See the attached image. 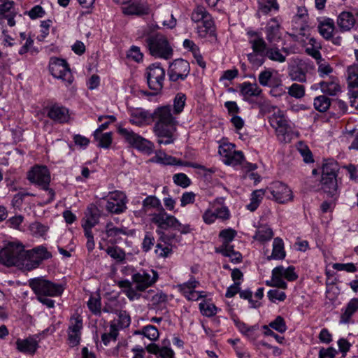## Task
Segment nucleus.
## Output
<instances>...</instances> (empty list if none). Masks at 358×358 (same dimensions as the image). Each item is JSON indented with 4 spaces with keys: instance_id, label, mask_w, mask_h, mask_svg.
I'll list each match as a JSON object with an SVG mask.
<instances>
[{
    "instance_id": "052dcab7",
    "label": "nucleus",
    "mask_w": 358,
    "mask_h": 358,
    "mask_svg": "<svg viewBox=\"0 0 358 358\" xmlns=\"http://www.w3.org/2000/svg\"><path fill=\"white\" fill-rule=\"evenodd\" d=\"M248 59L250 64L255 67L261 66L266 61V55L251 52L248 54Z\"/></svg>"
},
{
    "instance_id": "c85d7f7f",
    "label": "nucleus",
    "mask_w": 358,
    "mask_h": 358,
    "mask_svg": "<svg viewBox=\"0 0 358 358\" xmlns=\"http://www.w3.org/2000/svg\"><path fill=\"white\" fill-rule=\"evenodd\" d=\"M286 256L283 241L279 238H275L273 242V250L271 255L267 257L268 261L271 259H283Z\"/></svg>"
},
{
    "instance_id": "e433bc0d",
    "label": "nucleus",
    "mask_w": 358,
    "mask_h": 358,
    "mask_svg": "<svg viewBox=\"0 0 358 358\" xmlns=\"http://www.w3.org/2000/svg\"><path fill=\"white\" fill-rule=\"evenodd\" d=\"M106 252L117 263H122L125 260V252L117 246H109Z\"/></svg>"
},
{
    "instance_id": "4c0bfd02",
    "label": "nucleus",
    "mask_w": 358,
    "mask_h": 358,
    "mask_svg": "<svg viewBox=\"0 0 358 358\" xmlns=\"http://www.w3.org/2000/svg\"><path fill=\"white\" fill-rule=\"evenodd\" d=\"M199 285V281L196 280L194 278H192L188 282L178 285L177 287L180 292L186 298Z\"/></svg>"
},
{
    "instance_id": "bf43d9fd",
    "label": "nucleus",
    "mask_w": 358,
    "mask_h": 358,
    "mask_svg": "<svg viewBox=\"0 0 358 358\" xmlns=\"http://www.w3.org/2000/svg\"><path fill=\"white\" fill-rule=\"evenodd\" d=\"M318 65V73L321 78L329 75L333 72V68L327 62H324L322 57L320 60H315Z\"/></svg>"
},
{
    "instance_id": "338daca9",
    "label": "nucleus",
    "mask_w": 358,
    "mask_h": 358,
    "mask_svg": "<svg viewBox=\"0 0 358 358\" xmlns=\"http://www.w3.org/2000/svg\"><path fill=\"white\" fill-rule=\"evenodd\" d=\"M87 306L89 309L94 314L101 313V300L100 298L90 297L88 302Z\"/></svg>"
},
{
    "instance_id": "b1692460",
    "label": "nucleus",
    "mask_w": 358,
    "mask_h": 358,
    "mask_svg": "<svg viewBox=\"0 0 358 358\" xmlns=\"http://www.w3.org/2000/svg\"><path fill=\"white\" fill-rule=\"evenodd\" d=\"M152 113L143 110H136L131 114L129 122L134 125L141 127L149 124L152 120Z\"/></svg>"
},
{
    "instance_id": "cd10ccee",
    "label": "nucleus",
    "mask_w": 358,
    "mask_h": 358,
    "mask_svg": "<svg viewBox=\"0 0 358 358\" xmlns=\"http://www.w3.org/2000/svg\"><path fill=\"white\" fill-rule=\"evenodd\" d=\"M320 34L327 41L332 38V34L335 32V24L332 19L326 18L319 22L317 26Z\"/></svg>"
},
{
    "instance_id": "680f3d73",
    "label": "nucleus",
    "mask_w": 358,
    "mask_h": 358,
    "mask_svg": "<svg viewBox=\"0 0 358 358\" xmlns=\"http://www.w3.org/2000/svg\"><path fill=\"white\" fill-rule=\"evenodd\" d=\"M173 180L175 184L183 188H186L191 185V180L183 173L173 175Z\"/></svg>"
},
{
    "instance_id": "2f4dec72",
    "label": "nucleus",
    "mask_w": 358,
    "mask_h": 358,
    "mask_svg": "<svg viewBox=\"0 0 358 358\" xmlns=\"http://www.w3.org/2000/svg\"><path fill=\"white\" fill-rule=\"evenodd\" d=\"M308 45L310 47H307L305 49V52L307 55L314 58L315 60H320L322 55L320 50L322 49V44L316 38L311 37L308 40Z\"/></svg>"
},
{
    "instance_id": "423d86ee",
    "label": "nucleus",
    "mask_w": 358,
    "mask_h": 358,
    "mask_svg": "<svg viewBox=\"0 0 358 358\" xmlns=\"http://www.w3.org/2000/svg\"><path fill=\"white\" fill-rule=\"evenodd\" d=\"M117 131L124 141L132 148L148 154H150L153 152V143L134 132L132 130L119 127Z\"/></svg>"
},
{
    "instance_id": "f257e3e1",
    "label": "nucleus",
    "mask_w": 358,
    "mask_h": 358,
    "mask_svg": "<svg viewBox=\"0 0 358 358\" xmlns=\"http://www.w3.org/2000/svg\"><path fill=\"white\" fill-rule=\"evenodd\" d=\"M31 252L24 250L22 243L8 242L0 250V263L8 267L28 266Z\"/></svg>"
},
{
    "instance_id": "6ab92c4d",
    "label": "nucleus",
    "mask_w": 358,
    "mask_h": 358,
    "mask_svg": "<svg viewBox=\"0 0 358 358\" xmlns=\"http://www.w3.org/2000/svg\"><path fill=\"white\" fill-rule=\"evenodd\" d=\"M280 24L277 17L271 18L266 24L265 32L266 40L269 43L279 41L280 38Z\"/></svg>"
},
{
    "instance_id": "8fccbe9b",
    "label": "nucleus",
    "mask_w": 358,
    "mask_h": 358,
    "mask_svg": "<svg viewBox=\"0 0 358 358\" xmlns=\"http://www.w3.org/2000/svg\"><path fill=\"white\" fill-rule=\"evenodd\" d=\"M186 96L184 94L178 93L173 100V114L178 115L184 109Z\"/></svg>"
},
{
    "instance_id": "3c124183",
    "label": "nucleus",
    "mask_w": 358,
    "mask_h": 358,
    "mask_svg": "<svg viewBox=\"0 0 358 358\" xmlns=\"http://www.w3.org/2000/svg\"><path fill=\"white\" fill-rule=\"evenodd\" d=\"M94 139L98 141V146L103 148H108L112 143V133H101Z\"/></svg>"
},
{
    "instance_id": "c756f323",
    "label": "nucleus",
    "mask_w": 358,
    "mask_h": 358,
    "mask_svg": "<svg viewBox=\"0 0 358 358\" xmlns=\"http://www.w3.org/2000/svg\"><path fill=\"white\" fill-rule=\"evenodd\" d=\"M217 253H220L224 256L229 257L232 262H240L242 259V255L239 252H236L234 250V246L231 245H224L215 249Z\"/></svg>"
},
{
    "instance_id": "a19ab883",
    "label": "nucleus",
    "mask_w": 358,
    "mask_h": 358,
    "mask_svg": "<svg viewBox=\"0 0 358 358\" xmlns=\"http://www.w3.org/2000/svg\"><path fill=\"white\" fill-rule=\"evenodd\" d=\"M143 209L146 211L149 208H157L158 211L163 208L160 200L155 196H148L143 200Z\"/></svg>"
},
{
    "instance_id": "f8f14e48",
    "label": "nucleus",
    "mask_w": 358,
    "mask_h": 358,
    "mask_svg": "<svg viewBox=\"0 0 358 358\" xmlns=\"http://www.w3.org/2000/svg\"><path fill=\"white\" fill-rule=\"evenodd\" d=\"M27 179L30 182L48 189L50 182V174L46 166H36L27 173Z\"/></svg>"
},
{
    "instance_id": "4d7b16f0",
    "label": "nucleus",
    "mask_w": 358,
    "mask_h": 358,
    "mask_svg": "<svg viewBox=\"0 0 358 358\" xmlns=\"http://www.w3.org/2000/svg\"><path fill=\"white\" fill-rule=\"evenodd\" d=\"M106 233L108 237H115L121 234L127 235L126 229L116 227L113 225V222H108L106 226Z\"/></svg>"
},
{
    "instance_id": "864d4df0",
    "label": "nucleus",
    "mask_w": 358,
    "mask_h": 358,
    "mask_svg": "<svg viewBox=\"0 0 358 358\" xmlns=\"http://www.w3.org/2000/svg\"><path fill=\"white\" fill-rule=\"evenodd\" d=\"M199 309L201 314L206 317H212L217 312V308L213 303L205 301L199 303Z\"/></svg>"
},
{
    "instance_id": "4468645a",
    "label": "nucleus",
    "mask_w": 358,
    "mask_h": 358,
    "mask_svg": "<svg viewBox=\"0 0 358 358\" xmlns=\"http://www.w3.org/2000/svg\"><path fill=\"white\" fill-rule=\"evenodd\" d=\"M127 196L120 191L110 192L106 205V210L114 214L123 213L127 208Z\"/></svg>"
},
{
    "instance_id": "72a5a7b5",
    "label": "nucleus",
    "mask_w": 358,
    "mask_h": 358,
    "mask_svg": "<svg viewBox=\"0 0 358 358\" xmlns=\"http://www.w3.org/2000/svg\"><path fill=\"white\" fill-rule=\"evenodd\" d=\"M269 122L271 126L275 130V131L289 123L283 113L280 110H278L274 113L270 117Z\"/></svg>"
},
{
    "instance_id": "69168bd1",
    "label": "nucleus",
    "mask_w": 358,
    "mask_h": 358,
    "mask_svg": "<svg viewBox=\"0 0 358 358\" xmlns=\"http://www.w3.org/2000/svg\"><path fill=\"white\" fill-rule=\"evenodd\" d=\"M273 286L285 289L287 287V283L282 280V275L275 272V268L272 271Z\"/></svg>"
},
{
    "instance_id": "ea45409f",
    "label": "nucleus",
    "mask_w": 358,
    "mask_h": 358,
    "mask_svg": "<svg viewBox=\"0 0 358 358\" xmlns=\"http://www.w3.org/2000/svg\"><path fill=\"white\" fill-rule=\"evenodd\" d=\"M338 164L334 160L326 162L322 166V176L337 177Z\"/></svg>"
},
{
    "instance_id": "58836bf2",
    "label": "nucleus",
    "mask_w": 358,
    "mask_h": 358,
    "mask_svg": "<svg viewBox=\"0 0 358 358\" xmlns=\"http://www.w3.org/2000/svg\"><path fill=\"white\" fill-rule=\"evenodd\" d=\"M270 60L278 63H284L286 61V55H284L277 46H271L266 55Z\"/></svg>"
},
{
    "instance_id": "9d476101",
    "label": "nucleus",
    "mask_w": 358,
    "mask_h": 358,
    "mask_svg": "<svg viewBox=\"0 0 358 358\" xmlns=\"http://www.w3.org/2000/svg\"><path fill=\"white\" fill-rule=\"evenodd\" d=\"M132 281L136 284V289L143 292L152 286L158 279L157 271L150 270H141L131 276Z\"/></svg>"
},
{
    "instance_id": "f03ea898",
    "label": "nucleus",
    "mask_w": 358,
    "mask_h": 358,
    "mask_svg": "<svg viewBox=\"0 0 358 358\" xmlns=\"http://www.w3.org/2000/svg\"><path fill=\"white\" fill-rule=\"evenodd\" d=\"M171 113L170 105L157 107L152 113V120H156L154 126L155 134H166L169 130H176L178 121Z\"/></svg>"
},
{
    "instance_id": "603ef678",
    "label": "nucleus",
    "mask_w": 358,
    "mask_h": 358,
    "mask_svg": "<svg viewBox=\"0 0 358 358\" xmlns=\"http://www.w3.org/2000/svg\"><path fill=\"white\" fill-rule=\"evenodd\" d=\"M345 136L350 143L349 149L358 150V129H354L346 131L345 132Z\"/></svg>"
},
{
    "instance_id": "1a4fd4ad",
    "label": "nucleus",
    "mask_w": 358,
    "mask_h": 358,
    "mask_svg": "<svg viewBox=\"0 0 358 358\" xmlns=\"http://www.w3.org/2000/svg\"><path fill=\"white\" fill-rule=\"evenodd\" d=\"M266 197L279 203H285L293 199L291 189L285 183L276 181L266 188Z\"/></svg>"
},
{
    "instance_id": "a878e982",
    "label": "nucleus",
    "mask_w": 358,
    "mask_h": 358,
    "mask_svg": "<svg viewBox=\"0 0 358 358\" xmlns=\"http://www.w3.org/2000/svg\"><path fill=\"white\" fill-rule=\"evenodd\" d=\"M240 92L245 99H248L250 97L259 96L262 93V89L257 83H251L249 82H245L240 85Z\"/></svg>"
},
{
    "instance_id": "6e6552de",
    "label": "nucleus",
    "mask_w": 358,
    "mask_h": 358,
    "mask_svg": "<svg viewBox=\"0 0 358 358\" xmlns=\"http://www.w3.org/2000/svg\"><path fill=\"white\" fill-rule=\"evenodd\" d=\"M49 71L53 77L62 80L66 85H71L73 81V76L69 64L63 59L51 57L49 62Z\"/></svg>"
},
{
    "instance_id": "dca6fc26",
    "label": "nucleus",
    "mask_w": 358,
    "mask_h": 358,
    "mask_svg": "<svg viewBox=\"0 0 358 358\" xmlns=\"http://www.w3.org/2000/svg\"><path fill=\"white\" fill-rule=\"evenodd\" d=\"M122 8V12L128 15L143 16L148 15L150 13V7L146 1L143 0H130Z\"/></svg>"
},
{
    "instance_id": "37998d69",
    "label": "nucleus",
    "mask_w": 358,
    "mask_h": 358,
    "mask_svg": "<svg viewBox=\"0 0 358 358\" xmlns=\"http://www.w3.org/2000/svg\"><path fill=\"white\" fill-rule=\"evenodd\" d=\"M152 162H155L164 165H173L176 162V157L166 155L162 150L156 152L152 159Z\"/></svg>"
},
{
    "instance_id": "5701e85b",
    "label": "nucleus",
    "mask_w": 358,
    "mask_h": 358,
    "mask_svg": "<svg viewBox=\"0 0 358 358\" xmlns=\"http://www.w3.org/2000/svg\"><path fill=\"white\" fill-rule=\"evenodd\" d=\"M321 91L329 96H335L341 90L336 77L331 76L328 80L321 81L318 83Z\"/></svg>"
},
{
    "instance_id": "6e6d98bb",
    "label": "nucleus",
    "mask_w": 358,
    "mask_h": 358,
    "mask_svg": "<svg viewBox=\"0 0 358 358\" xmlns=\"http://www.w3.org/2000/svg\"><path fill=\"white\" fill-rule=\"evenodd\" d=\"M288 94L296 99H301L305 95V87L300 84L294 83L288 88Z\"/></svg>"
},
{
    "instance_id": "13d9d810",
    "label": "nucleus",
    "mask_w": 358,
    "mask_h": 358,
    "mask_svg": "<svg viewBox=\"0 0 358 358\" xmlns=\"http://www.w3.org/2000/svg\"><path fill=\"white\" fill-rule=\"evenodd\" d=\"M268 327L275 329L280 334L285 332L287 330L285 321L281 316H277L273 321L269 323Z\"/></svg>"
},
{
    "instance_id": "2eb2a0df",
    "label": "nucleus",
    "mask_w": 358,
    "mask_h": 358,
    "mask_svg": "<svg viewBox=\"0 0 358 358\" xmlns=\"http://www.w3.org/2000/svg\"><path fill=\"white\" fill-rule=\"evenodd\" d=\"M82 329V317L78 314L74 315L70 319V324L68 328V340L71 346H76L79 344Z\"/></svg>"
},
{
    "instance_id": "a211bd4d",
    "label": "nucleus",
    "mask_w": 358,
    "mask_h": 358,
    "mask_svg": "<svg viewBox=\"0 0 358 358\" xmlns=\"http://www.w3.org/2000/svg\"><path fill=\"white\" fill-rule=\"evenodd\" d=\"M15 345L17 351L29 355H34L39 347L38 341L31 336L24 339L17 338Z\"/></svg>"
},
{
    "instance_id": "49530a36",
    "label": "nucleus",
    "mask_w": 358,
    "mask_h": 358,
    "mask_svg": "<svg viewBox=\"0 0 358 358\" xmlns=\"http://www.w3.org/2000/svg\"><path fill=\"white\" fill-rule=\"evenodd\" d=\"M118 335L117 329L116 324L114 322H111L110 325V332L103 334L101 336V341L105 345H108L110 341H115Z\"/></svg>"
},
{
    "instance_id": "de8ad7c7",
    "label": "nucleus",
    "mask_w": 358,
    "mask_h": 358,
    "mask_svg": "<svg viewBox=\"0 0 358 358\" xmlns=\"http://www.w3.org/2000/svg\"><path fill=\"white\" fill-rule=\"evenodd\" d=\"M136 334H143L150 341L157 340L159 336L158 329L153 325H147L142 329L141 331H138Z\"/></svg>"
},
{
    "instance_id": "5fc2aeb1",
    "label": "nucleus",
    "mask_w": 358,
    "mask_h": 358,
    "mask_svg": "<svg viewBox=\"0 0 358 358\" xmlns=\"http://www.w3.org/2000/svg\"><path fill=\"white\" fill-rule=\"evenodd\" d=\"M118 318L117 322L113 321L116 324V327L117 330L119 329H124L129 326L131 322L130 316L126 311H120L118 313Z\"/></svg>"
},
{
    "instance_id": "c03bdc74",
    "label": "nucleus",
    "mask_w": 358,
    "mask_h": 358,
    "mask_svg": "<svg viewBox=\"0 0 358 358\" xmlns=\"http://www.w3.org/2000/svg\"><path fill=\"white\" fill-rule=\"evenodd\" d=\"M331 105V100L324 95H320L315 98L314 107L320 112H325Z\"/></svg>"
},
{
    "instance_id": "39448f33",
    "label": "nucleus",
    "mask_w": 358,
    "mask_h": 358,
    "mask_svg": "<svg viewBox=\"0 0 358 358\" xmlns=\"http://www.w3.org/2000/svg\"><path fill=\"white\" fill-rule=\"evenodd\" d=\"M29 286L36 295H45L50 297L60 296L64 290L62 285L55 283L43 278L31 280Z\"/></svg>"
},
{
    "instance_id": "79ce46f5",
    "label": "nucleus",
    "mask_w": 358,
    "mask_h": 358,
    "mask_svg": "<svg viewBox=\"0 0 358 358\" xmlns=\"http://www.w3.org/2000/svg\"><path fill=\"white\" fill-rule=\"evenodd\" d=\"M348 83L351 87H358V64L349 66L347 69Z\"/></svg>"
},
{
    "instance_id": "7c9ffc66",
    "label": "nucleus",
    "mask_w": 358,
    "mask_h": 358,
    "mask_svg": "<svg viewBox=\"0 0 358 358\" xmlns=\"http://www.w3.org/2000/svg\"><path fill=\"white\" fill-rule=\"evenodd\" d=\"M358 310V298L352 299L345 308L343 313L341 314L340 323L348 324L350 322L351 317Z\"/></svg>"
},
{
    "instance_id": "f3484780",
    "label": "nucleus",
    "mask_w": 358,
    "mask_h": 358,
    "mask_svg": "<svg viewBox=\"0 0 358 358\" xmlns=\"http://www.w3.org/2000/svg\"><path fill=\"white\" fill-rule=\"evenodd\" d=\"M289 76L293 81L299 83H306L307 70L305 63L299 59H297L296 64L289 67Z\"/></svg>"
},
{
    "instance_id": "0eeeda50",
    "label": "nucleus",
    "mask_w": 358,
    "mask_h": 358,
    "mask_svg": "<svg viewBox=\"0 0 358 358\" xmlns=\"http://www.w3.org/2000/svg\"><path fill=\"white\" fill-rule=\"evenodd\" d=\"M147 83L150 90L159 94L164 87L165 80V70L159 63L150 64L145 71Z\"/></svg>"
},
{
    "instance_id": "c9c22d12",
    "label": "nucleus",
    "mask_w": 358,
    "mask_h": 358,
    "mask_svg": "<svg viewBox=\"0 0 358 358\" xmlns=\"http://www.w3.org/2000/svg\"><path fill=\"white\" fill-rule=\"evenodd\" d=\"M266 196V189L253 191L251 194L250 203L247 205V208L250 211H255L259 206L263 196Z\"/></svg>"
},
{
    "instance_id": "774afa93",
    "label": "nucleus",
    "mask_w": 358,
    "mask_h": 358,
    "mask_svg": "<svg viewBox=\"0 0 358 358\" xmlns=\"http://www.w3.org/2000/svg\"><path fill=\"white\" fill-rule=\"evenodd\" d=\"M235 145L232 143H224L219 147V154L224 159H227L234 151Z\"/></svg>"
},
{
    "instance_id": "e2e57ef3",
    "label": "nucleus",
    "mask_w": 358,
    "mask_h": 358,
    "mask_svg": "<svg viewBox=\"0 0 358 358\" xmlns=\"http://www.w3.org/2000/svg\"><path fill=\"white\" fill-rule=\"evenodd\" d=\"M273 236V232L271 229L262 228L258 230L256 235L255 236V238L261 242H264L269 241L272 238Z\"/></svg>"
},
{
    "instance_id": "473e14b6",
    "label": "nucleus",
    "mask_w": 358,
    "mask_h": 358,
    "mask_svg": "<svg viewBox=\"0 0 358 358\" xmlns=\"http://www.w3.org/2000/svg\"><path fill=\"white\" fill-rule=\"evenodd\" d=\"M275 133L279 141L284 143H289L294 135L293 128L289 123L277 130Z\"/></svg>"
},
{
    "instance_id": "7ed1b4c3",
    "label": "nucleus",
    "mask_w": 358,
    "mask_h": 358,
    "mask_svg": "<svg viewBox=\"0 0 358 358\" xmlns=\"http://www.w3.org/2000/svg\"><path fill=\"white\" fill-rule=\"evenodd\" d=\"M145 44L152 56L164 59L173 55V49L166 37L162 34L150 35L145 39Z\"/></svg>"
},
{
    "instance_id": "412c9836",
    "label": "nucleus",
    "mask_w": 358,
    "mask_h": 358,
    "mask_svg": "<svg viewBox=\"0 0 358 358\" xmlns=\"http://www.w3.org/2000/svg\"><path fill=\"white\" fill-rule=\"evenodd\" d=\"M48 117L57 122H66L69 119V110L63 106L53 105L48 109Z\"/></svg>"
},
{
    "instance_id": "09e8293b",
    "label": "nucleus",
    "mask_w": 358,
    "mask_h": 358,
    "mask_svg": "<svg viewBox=\"0 0 358 358\" xmlns=\"http://www.w3.org/2000/svg\"><path fill=\"white\" fill-rule=\"evenodd\" d=\"M244 155L241 151H234L227 159H224V164L231 166H236L241 163Z\"/></svg>"
},
{
    "instance_id": "bb28decb",
    "label": "nucleus",
    "mask_w": 358,
    "mask_h": 358,
    "mask_svg": "<svg viewBox=\"0 0 358 358\" xmlns=\"http://www.w3.org/2000/svg\"><path fill=\"white\" fill-rule=\"evenodd\" d=\"M355 21L352 13L343 11L338 16L337 24L342 31H347L353 27Z\"/></svg>"
},
{
    "instance_id": "f704fd0d",
    "label": "nucleus",
    "mask_w": 358,
    "mask_h": 358,
    "mask_svg": "<svg viewBox=\"0 0 358 358\" xmlns=\"http://www.w3.org/2000/svg\"><path fill=\"white\" fill-rule=\"evenodd\" d=\"M257 3L259 10L265 15L279 10L277 0H257Z\"/></svg>"
},
{
    "instance_id": "aec40b11",
    "label": "nucleus",
    "mask_w": 358,
    "mask_h": 358,
    "mask_svg": "<svg viewBox=\"0 0 358 358\" xmlns=\"http://www.w3.org/2000/svg\"><path fill=\"white\" fill-rule=\"evenodd\" d=\"M322 189L327 196L336 199L338 195V182L336 177L322 176Z\"/></svg>"
},
{
    "instance_id": "393cba45",
    "label": "nucleus",
    "mask_w": 358,
    "mask_h": 358,
    "mask_svg": "<svg viewBox=\"0 0 358 358\" xmlns=\"http://www.w3.org/2000/svg\"><path fill=\"white\" fill-rule=\"evenodd\" d=\"M99 210L96 206L91 204L85 212L82 226H87L90 227H94L99 222Z\"/></svg>"
},
{
    "instance_id": "a18cd8bd",
    "label": "nucleus",
    "mask_w": 358,
    "mask_h": 358,
    "mask_svg": "<svg viewBox=\"0 0 358 358\" xmlns=\"http://www.w3.org/2000/svg\"><path fill=\"white\" fill-rule=\"evenodd\" d=\"M275 272L282 275V277L285 278L288 281H294L298 277L293 266H289L287 268H285L282 266H279L275 268Z\"/></svg>"
},
{
    "instance_id": "4be33fe9",
    "label": "nucleus",
    "mask_w": 358,
    "mask_h": 358,
    "mask_svg": "<svg viewBox=\"0 0 358 358\" xmlns=\"http://www.w3.org/2000/svg\"><path fill=\"white\" fill-rule=\"evenodd\" d=\"M248 34L251 36L249 43L251 45L252 52L266 55L269 47L267 46L263 38L255 32H248Z\"/></svg>"
},
{
    "instance_id": "ddd939ff",
    "label": "nucleus",
    "mask_w": 358,
    "mask_h": 358,
    "mask_svg": "<svg viewBox=\"0 0 358 358\" xmlns=\"http://www.w3.org/2000/svg\"><path fill=\"white\" fill-rule=\"evenodd\" d=\"M190 66L187 61L182 59L174 60L169 66L168 76L170 80H185L189 73Z\"/></svg>"
},
{
    "instance_id": "9b49d317",
    "label": "nucleus",
    "mask_w": 358,
    "mask_h": 358,
    "mask_svg": "<svg viewBox=\"0 0 358 358\" xmlns=\"http://www.w3.org/2000/svg\"><path fill=\"white\" fill-rule=\"evenodd\" d=\"M151 222L161 230L176 229L178 226L181 225L177 218L168 214L164 208L152 215Z\"/></svg>"
},
{
    "instance_id": "0e129e2a",
    "label": "nucleus",
    "mask_w": 358,
    "mask_h": 358,
    "mask_svg": "<svg viewBox=\"0 0 358 358\" xmlns=\"http://www.w3.org/2000/svg\"><path fill=\"white\" fill-rule=\"evenodd\" d=\"M236 235V231L231 229H224L220 231V236L223 238V243L222 245L225 244L231 245L230 242L233 241L235 236Z\"/></svg>"
},
{
    "instance_id": "20e7f679",
    "label": "nucleus",
    "mask_w": 358,
    "mask_h": 358,
    "mask_svg": "<svg viewBox=\"0 0 358 358\" xmlns=\"http://www.w3.org/2000/svg\"><path fill=\"white\" fill-rule=\"evenodd\" d=\"M191 19L194 22L201 23V25L197 27V33L200 37L206 38L208 35L210 36L215 35L214 22L204 7L195 8L192 13Z\"/></svg>"
}]
</instances>
